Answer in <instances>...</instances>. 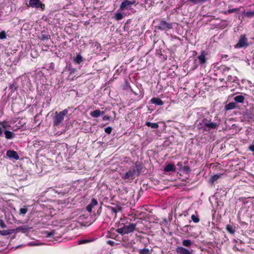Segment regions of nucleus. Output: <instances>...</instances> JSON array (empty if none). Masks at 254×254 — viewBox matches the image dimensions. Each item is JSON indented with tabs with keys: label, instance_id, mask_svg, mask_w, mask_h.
<instances>
[{
	"label": "nucleus",
	"instance_id": "nucleus-49",
	"mask_svg": "<svg viewBox=\"0 0 254 254\" xmlns=\"http://www.w3.org/2000/svg\"><path fill=\"white\" fill-rule=\"evenodd\" d=\"M177 165L180 167H182L183 164L181 162H179L177 163Z\"/></svg>",
	"mask_w": 254,
	"mask_h": 254
},
{
	"label": "nucleus",
	"instance_id": "nucleus-46",
	"mask_svg": "<svg viewBox=\"0 0 254 254\" xmlns=\"http://www.w3.org/2000/svg\"><path fill=\"white\" fill-rule=\"evenodd\" d=\"M103 120L104 121L110 120V117L109 116H105L103 117Z\"/></svg>",
	"mask_w": 254,
	"mask_h": 254
},
{
	"label": "nucleus",
	"instance_id": "nucleus-26",
	"mask_svg": "<svg viewBox=\"0 0 254 254\" xmlns=\"http://www.w3.org/2000/svg\"><path fill=\"white\" fill-rule=\"evenodd\" d=\"M221 175L215 174L212 176L209 180V182L212 184L213 185L215 182H216L219 178H220Z\"/></svg>",
	"mask_w": 254,
	"mask_h": 254
},
{
	"label": "nucleus",
	"instance_id": "nucleus-25",
	"mask_svg": "<svg viewBox=\"0 0 254 254\" xmlns=\"http://www.w3.org/2000/svg\"><path fill=\"white\" fill-rule=\"evenodd\" d=\"M244 100L245 97L242 95H237L234 98L235 102L238 103H244Z\"/></svg>",
	"mask_w": 254,
	"mask_h": 254
},
{
	"label": "nucleus",
	"instance_id": "nucleus-5",
	"mask_svg": "<svg viewBox=\"0 0 254 254\" xmlns=\"http://www.w3.org/2000/svg\"><path fill=\"white\" fill-rule=\"evenodd\" d=\"M28 6L39 9L43 11L45 9V5L41 2L40 0H29Z\"/></svg>",
	"mask_w": 254,
	"mask_h": 254
},
{
	"label": "nucleus",
	"instance_id": "nucleus-13",
	"mask_svg": "<svg viewBox=\"0 0 254 254\" xmlns=\"http://www.w3.org/2000/svg\"><path fill=\"white\" fill-rule=\"evenodd\" d=\"M176 251L178 254H192V251H190L189 250L183 247H178L176 249Z\"/></svg>",
	"mask_w": 254,
	"mask_h": 254
},
{
	"label": "nucleus",
	"instance_id": "nucleus-48",
	"mask_svg": "<svg viewBox=\"0 0 254 254\" xmlns=\"http://www.w3.org/2000/svg\"><path fill=\"white\" fill-rule=\"evenodd\" d=\"M254 116L253 115H250L249 117H248L247 118L250 119V120H254Z\"/></svg>",
	"mask_w": 254,
	"mask_h": 254
},
{
	"label": "nucleus",
	"instance_id": "nucleus-12",
	"mask_svg": "<svg viewBox=\"0 0 254 254\" xmlns=\"http://www.w3.org/2000/svg\"><path fill=\"white\" fill-rule=\"evenodd\" d=\"M38 38L42 41H47L51 39V36L49 32L45 30L41 31L40 35L38 36Z\"/></svg>",
	"mask_w": 254,
	"mask_h": 254
},
{
	"label": "nucleus",
	"instance_id": "nucleus-34",
	"mask_svg": "<svg viewBox=\"0 0 254 254\" xmlns=\"http://www.w3.org/2000/svg\"><path fill=\"white\" fill-rule=\"evenodd\" d=\"M140 254H149L150 251L148 249L144 248L143 249L139 250Z\"/></svg>",
	"mask_w": 254,
	"mask_h": 254
},
{
	"label": "nucleus",
	"instance_id": "nucleus-21",
	"mask_svg": "<svg viewBox=\"0 0 254 254\" xmlns=\"http://www.w3.org/2000/svg\"><path fill=\"white\" fill-rule=\"evenodd\" d=\"M47 145V143L45 141L43 140H36L35 142L34 143L35 147H38L40 146L41 147H46Z\"/></svg>",
	"mask_w": 254,
	"mask_h": 254
},
{
	"label": "nucleus",
	"instance_id": "nucleus-20",
	"mask_svg": "<svg viewBox=\"0 0 254 254\" xmlns=\"http://www.w3.org/2000/svg\"><path fill=\"white\" fill-rule=\"evenodd\" d=\"M135 167L136 168V172L137 173V175H139L143 169L142 164L139 161H136L135 163Z\"/></svg>",
	"mask_w": 254,
	"mask_h": 254
},
{
	"label": "nucleus",
	"instance_id": "nucleus-10",
	"mask_svg": "<svg viewBox=\"0 0 254 254\" xmlns=\"http://www.w3.org/2000/svg\"><path fill=\"white\" fill-rule=\"evenodd\" d=\"M118 231L115 228H112L108 233V237L117 241H120L121 237L117 234Z\"/></svg>",
	"mask_w": 254,
	"mask_h": 254
},
{
	"label": "nucleus",
	"instance_id": "nucleus-22",
	"mask_svg": "<svg viewBox=\"0 0 254 254\" xmlns=\"http://www.w3.org/2000/svg\"><path fill=\"white\" fill-rule=\"evenodd\" d=\"M104 113V111L101 112L100 110L97 109L91 112L90 114L93 118H98L101 114Z\"/></svg>",
	"mask_w": 254,
	"mask_h": 254
},
{
	"label": "nucleus",
	"instance_id": "nucleus-11",
	"mask_svg": "<svg viewBox=\"0 0 254 254\" xmlns=\"http://www.w3.org/2000/svg\"><path fill=\"white\" fill-rule=\"evenodd\" d=\"M120 9L122 11L126 10H132V8L130 5V1L129 0H124L120 5Z\"/></svg>",
	"mask_w": 254,
	"mask_h": 254
},
{
	"label": "nucleus",
	"instance_id": "nucleus-15",
	"mask_svg": "<svg viewBox=\"0 0 254 254\" xmlns=\"http://www.w3.org/2000/svg\"><path fill=\"white\" fill-rule=\"evenodd\" d=\"M207 54L203 50L201 51V54L199 56L197 57V59L198 60V63L199 64L203 65L206 62V59L205 58V56Z\"/></svg>",
	"mask_w": 254,
	"mask_h": 254
},
{
	"label": "nucleus",
	"instance_id": "nucleus-8",
	"mask_svg": "<svg viewBox=\"0 0 254 254\" xmlns=\"http://www.w3.org/2000/svg\"><path fill=\"white\" fill-rule=\"evenodd\" d=\"M215 20V23H213V25L216 28L223 29L228 24V23L226 20H220L219 18H216Z\"/></svg>",
	"mask_w": 254,
	"mask_h": 254
},
{
	"label": "nucleus",
	"instance_id": "nucleus-16",
	"mask_svg": "<svg viewBox=\"0 0 254 254\" xmlns=\"http://www.w3.org/2000/svg\"><path fill=\"white\" fill-rule=\"evenodd\" d=\"M6 155L10 158H13L16 160L19 159V156L17 153L14 150H9L6 152Z\"/></svg>",
	"mask_w": 254,
	"mask_h": 254
},
{
	"label": "nucleus",
	"instance_id": "nucleus-40",
	"mask_svg": "<svg viewBox=\"0 0 254 254\" xmlns=\"http://www.w3.org/2000/svg\"><path fill=\"white\" fill-rule=\"evenodd\" d=\"M113 128L111 127H108L105 128V131L108 134H110L112 132Z\"/></svg>",
	"mask_w": 254,
	"mask_h": 254
},
{
	"label": "nucleus",
	"instance_id": "nucleus-1",
	"mask_svg": "<svg viewBox=\"0 0 254 254\" xmlns=\"http://www.w3.org/2000/svg\"><path fill=\"white\" fill-rule=\"evenodd\" d=\"M219 122H213L210 119L204 118L199 122L198 128L203 132L210 131L211 129H216L219 126Z\"/></svg>",
	"mask_w": 254,
	"mask_h": 254
},
{
	"label": "nucleus",
	"instance_id": "nucleus-55",
	"mask_svg": "<svg viewBox=\"0 0 254 254\" xmlns=\"http://www.w3.org/2000/svg\"><path fill=\"white\" fill-rule=\"evenodd\" d=\"M243 199V197H241L239 198V200H242Z\"/></svg>",
	"mask_w": 254,
	"mask_h": 254
},
{
	"label": "nucleus",
	"instance_id": "nucleus-39",
	"mask_svg": "<svg viewBox=\"0 0 254 254\" xmlns=\"http://www.w3.org/2000/svg\"><path fill=\"white\" fill-rule=\"evenodd\" d=\"M6 38V34L4 31L0 32V39H4Z\"/></svg>",
	"mask_w": 254,
	"mask_h": 254
},
{
	"label": "nucleus",
	"instance_id": "nucleus-17",
	"mask_svg": "<svg viewBox=\"0 0 254 254\" xmlns=\"http://www.w3.org/2000/svg\"><path fill=\"white\" fill-rule=\"evenodd\" d=\"M98 204V201L97 199L95 198H92L91 199V202L86 206V210L89 212H91L92 210V208L95 206L97 205Z\"/></svg>",
	"mask_w": 254,
	"mask_h": 254
},
{
	"label": "nucleus",
	"instance_id": "nucleus-43",
	"mask_svg": "<svg viewBox=\"0 0 254 254\" xmlns=\"http://www.w3.org/2000/svg\"><path fill=\"white\" fill-rule=\"evenodd\" d=\"M183 170L187 172H189L190 171V168L189 166L186 165L184 166Z\"/></svg>",
	"mask_w": 254,
	"mask_h": 254
},
{
	"label": "nucleus",
	"instance_id": "nucleus-50",
	"mask_svg": "<svg viewBox=\"0 0 254 254\" xmlns=\"http://www.w3.org/2000/svg\"><path fill=\"white\" fill-rule=\"evenodd\" d=\"M116 20H121L123 17H114Z\"/></svg>",
	"mask_w": 254,
	"mask_h": 254
},
{
	"label": "nucleus",
	"instance_id": "nucleus-44",
	"mask_svg": "<svg viewBox=\"0 0 254 254\" xmlns=\"http://www.w3.org/2000/svg\"><path fill=\"white\" fill-rule=\"evenodd\" d=\"M246 14H247V16H253V15H254V9L253 10L247 12Z\"/></svg>",
	"mask_w": 254,
	"mask_h": 254
},
{
	"label": "nucleus",
	"instance_id": "nucleus-35",
	"mask_svg": "<svg viewBox=\"0 0 254 254\" xmlns=\"http://www.w3.org/2000/svg\"><path fill=\"white\" fill-rule=\"evenodd\" d=\"M191 219L194 223H198L199 221V219L198 216L194 214H192L191 216Z\"/></svg>",
	"mask_w": 254,
	"mask_h": 254
},
{
	"label": "nucleus",
	"instance_id": "nucleus-24",
	"mask_svg": "<svg viewBox=\"0 0 254 254\" xmlns=\"http://www.w3.org/2000/svg\"><path fill=\"white\" fill-rule=\"evenodd\" d=\"M237 105L235 102H230L225 106V110L228 111L236 108Z\"/></svg>",
	"mask_w": 254,
	"mask_h": 254
},
{
	"label": "nucleus",
	"instance_id": "nucleus-53",
	"mask_svg": "<svg viewBox=\"0 0 254 254\" xmlns=\"http://www.w3.org/2000/svg\"><path fill=\"white\" fill-rule=\"evenodd\" d=\"M116 16H122V15L121 14L117 13L116 14Z\"/></svg>",
	"mask_w": 254,
	"mask_h": 254
},
{
	"label": "nucleus",
	"instance_id": "nucleus-30",
	"mask_svg": "<svg viewBox=\"0 0 254 254\" xmlns=\"http://www.w3.org/2000/svg\"><path fill=\"white\" fill-rule=\"evenodd\" d=\"M145 125L146 126L148 127H151L152 128L154 129H156L159 127L158 124L156 123H151L149 122H147Z\"/></svg>",
	"mask_w": 254,
	"mask_h": 254
},
{
	"label": "nucleus",
	"instance_id": "nucleus-19",
	"mask_svg": "<svg viewBox=\"0 0 254 254\" xmlns=\"http://www.w3.org/2000/svg\"><path fill=\"white\" fill-rule=\"evenodd\" d=\"M150 102L152 104L158 106H161L164 104L163 101L160 98L158 97L152 98L151 99Z\"/></svg>",
	"mask_w": 254,
	"mask_h": 254
},
{
	"label": "nucleus",
	"instance_id": "nucleus-31",
	"mask_svg": "<svg viewBox=\"0 0 254 254\" xmlns=\"http://www.w3.org/2000/svg\"><path fill=\"white\" fill-rule=\"evenodd\" d=\"M192 244L191 241L189 239H185L182 241L183 246L186 247H190Z\"/></svg>",
	"mask_w": 254,
	"mask_h": 254
},
{
	"label": "nucleus",
	"instance_id": "nucleus-3",
	"mask_svg": "<svg viewBox=\"0 0 254 254\" xmlns=\"http://www.w3.org/2000/svg\"><path fill=\"white\" fill-rule=\"evenodd\" d=\"M68 109L58 112L56 111L55 113V116L53 118V124L55 127L59 126L64 121V118L68 114Z\"/></svg>",
	"mask_w": 254,
	"mask_h": 254
},
{
	"label": "nucleus",
	"instance_id": "nucleus-14",
	"mask_svg": "<svg viewBox=\"0 0 254 254\" xmlns=\"http://www.w3.org/2000/svg\"><path fill=\"white\" fill-rule=\"evenodd\" d=\"M29 229L30 227L28 225H22L19 226L18 227L16 228L15 229H13V232L17 233H18L19 232H21L24 233L28 232L29 230Z\"/></svg>",
	"mask_w": 254,
	"mask_h": 254
},
{
	"label": "nucleus",
	"instance_id": "nucleus-41",
	"mask_svg": "<svg viewBox=\"0 0 254 254\" xmlns=\"http://www.w3.org/2000/svg\"><path fill=\"white\" fill-rule=\"evenodd\" d=\"M221 69H222L223 72H225L226 71H228L230 69V68L226 66H222Z\"/></svg>",
	"mask_w": 254,
	"mask_h": 254
},
{
	"label": "nucleus",
	"instance_id": "nucleus-28",
	"mask_svg": "<svg viewBox=\"0 0 254 254\" xmlns=\"http://www.w3.org/2000/svg\"><path fill=\"white\" fill-rule=\"evenodd\" d=\"M4 132L5 138L7 139H11L14 137V133L11 131L5 130Z\"/></svg>",
	"mask_w": 254,
	"mask_h": 254
},
{
	"label": "nucleus",
	"instance_id": "nucleus-18",
	"mask_svg": "<svg viewBox=\"0 0 254 254\" xmlns=\"http://www.w3.org/2000/svg\"><path fill=\"white\" fill-rule=\"evenodd\" d=\"M45 20L52 25H56L59 22L58 19H56L54 17H46Z\"/></svg>",
	"mask_w": 254,
	"mask_h": 254
},
{
	"label": "nucleus",
	"instance_id": "nucleus-6",
	"mask_svg": "<svg viewBox=\"0 0 254 254\" xmlns=\"http://www.w3.org/2000/svg\"><path fill=\"white\" fill-rule=\"evenodd\" d=\"M244 8L243 7H240L239 8H229L228 10L222 12V13L224 14H234L235 15L241 16L244 14Z\"/></svg>",
	"mask_w": 254,
	"mask_h": 254
},
{
	"label": "nucleus",
	"instance_id": "nucleus-52",
	"mask_svg": "<svg viewBox=\"0 0 254 254\" xmlns=\"http://www.w3.org/2000/svg\"><path fill=\"white\" fill-rule=\"evenodd\" d=\"M130 5L132 6V5H134L135 3V0L130 1Z\"/></svg>",
	"mask_w": 254,
	"mask_h": 254
},
{
	"label": "nucleus",
	"instance_id": "nucleus-36",
	"mask_svg": "<svg viewBox=\"0 0 254 254\" xmlns=\"http://www.w3.org/2000/svg\"><path fill=\"white\" fill-rule=\"evenodd\" d=\"M19 211H20V214L24 215L28 211V209H27L26 206H24L23 207L21 208L20 209Z\"/></svg>",
	"mask_w": 254,
	"mask_h": 254
},
{
	"label": "nucleus",
	"instance_id": "nucleus-4",
	"mask_svg": "<svg viewBox=\"0 0 254 254\" xmlns=\"http://www.w3.org/2000/svg\"><path fill=\"white\" fill-rule=\"evenodd\" d=\"M248 40L245 34L240 35L239 41L235 46V48H246L249 46Z\"/></svg>",
	"mask_w": 254,
	"mask_h": 254
},
{
	"label": "nucleus",
	"instance_id": "nucleus-33",
	"mask_svg": "<svg viewBox=\"0 0 254 254\" xmlns=\"http://www.w3.org/2000/svg\"><path fill=\"white\" fill-rule=\"evenodd\" d=\"M108 208L111 210V212L113 214H116L121 210V208L119 207H113L112 206H108Z\"/></svg>",
	"mask_w": 254,
	"mask_h": 254
},
{
	"label": "nucleus",
	"instance_id": "nucleus-32",
	"mask_svg": "<svg viewBox=\"0 0 254 254\" xmlns=\"http://www.w3.org/2000/svg\"><path fill=\"white\" fill-rule=\"evenodd\" d=\"M73 61L76 64H80L83 61V58L80 55L78 54L74 58Z\"/></svg>",
	"mask_w": 254,
	"mask_h": 254
},
{
	"label": "nucleus",
	"instance_id": "nucleus-29",
	"mask_svg": "<svg viewBox=\"0 0 254 254\" xmlns=\"http://www.w3.org/2000/svg\"><path fill=\"white\" fill-rule=\"evenodd\" d=\"M226 230L228 233L234 234L236 231L235 227L231 225H227L226 226Z\"/></svg>",
	"mask_w": 254,
	"mask_h": 254
},
{
	"label": "nucleus",
	"instance_id": "nucleus-45",
	"mask_svg": "<svg viewBox=\"0 0 254 254\" xmlns=\"http://www.w3.org/2000/svg\"><path fill=\"white\" fill-rule=\"evenodd\" d=\"M249 149L254 152V144L251 145L249 146Z\"/></svg>",
	"mask_w": 254,
	"mask_h": 254
},
{
	"label": "nucleus",
	"instance_id": "nucleus-42",
	"mask_svg": "<svg viewBox=\"0 0 254 254\" xmlns=\"http://www.w3.org/2000/svg\"><path fill=\"white\" fill-rule=\"evenodd\" d=\"M0 226L1 228H5L6 227V225L2 220H0Z\"/></svg>",
	"mask_w": 254,
	"mask_h": 254
},
{
	"label": "nucleus",
	"instance_id": "nucleus-7",
	"mask_svg": "<svg viewBox=\"0 0 254 254\" xmlns=\"http://www.w3.org/2000/svg\"><path fill=\"white\" fill-rule=\"evenodd\" d=\"M135 169H130L122 177V178L125 180L132 181L135 178Z\"/></svg>",
	"mask_w": 254,
	"mask_h": 254
},
{
	"label": "nucleus",
	"instance_id": "nucleus-27",
	"mask_svg": "<svg viewBox=\"0 0 254 254\" xmlns=\"http://www.w3.org/2000/svg\"><path fill=\"white\" fill-rule=\"evenodd\" d=\"M13 233V229L0 230V234L2 236L9 235Z\"/></svg>",
	"mask_w": 254,
	"mask_h": 254
},
{
	"label": "nucleus",
	"instance_id": "nucleus-38",
	"mask_svg": "<svg viewBox=\"0 0 254 254\" xmlns=\"http://www.w3.org/2000/svg\"><path fill=\"white\" fill-rule=\"evenodd\" d=\"M92 242V240H86V239H83V240H79L78 241V244H86V243H89V242Z\"/></svg>",
	"mask_w": 254,
	"mask_h": 254
},
{
	"label": "nucleus",
	"instance_id": "nucleus-37",
	"mask_svg": "<svg viewBox=\"0 0 254 254\" xmlns=\"http://www.w3.org/2000/svg\"><path fill=\"white\" fill-rule=\"evenodd\" d=\"M47 234V237H49V238H52L55 235V230H52L50 232H46Z\"/></svg>",
	"mask_w": 254,
	"mask_h": 254
},
{
	"label": "nucleus",
	"instance_id": "nucleus-2",
	"mask_svg": "<svg viewBox=\"0 0 254 254\" xmlns=\"http://www.w3.org/2000/svg\"><path fill=\"white\" fill-rule=\"evenodd\" d=\"M136 229V224L126 222L119 225V228L117 229L118 233L123 235L133 232Z\"/></svg>",
	"mask_w": 254,
	"mask_h": 254
},
{
	"label": "nucleus",
	"instance_id": "nucleus-9",
	"mask_svg": "<svg viewBox=\"0 0 254 254\" xmlns=\"http://www.w3.org/2000/svg\"><path fill=\"white\" fill-rule=\"evenodd\" d=\"M158 29L162 30H168L173 28L172 23H168L165 21L161 20L158 24Z\"/></svg>",
	"mask_w": 254,
	"mask_h": 254
},
{
	"label": "nucleus",
	"instance_id": "nucleus-23",
	"mask_svg": "<svg viewBox=\"0 0 254 254\" xmlns=\"http://www.w3.org/2000/svg\"><path fill=\"white\" fill-rule=\"evenodd\" d=\"M165 172H175L176 171L175 166L172 164H168L167 165L164 169Z\"/></svg>",
	"mask_w": 254,
	"mask_h": 254
},
{
	"label": "nucleus",
	"instance_id": "nucleus-47",
	"mask_svg": "<svg viewBox=\"0 0 254 254\" xmlns=\"http://www.w3.org/2000/svg\"><path fill=\"white\" fill-rule=\"evenodd\" d=\"M107 243L108 244H109L110 245L112 246H114V244H115V242L114 241H111V240L108 241H107Z\"/></svg>",
	"mask_w": 254,
	"mask_h": 254
},
{
	"label": "nucleus",
	"instance_id": "nucleus-51",
	"mask_svg": "<svg viewBox=\"0 0 254 254\" xmlns=\"http://www.w3.org/2000/svg\"><path fill=\"white\" fill-rule=\"evenodd\" d=\"M232 79V76L231 75H229L227 77V81H230Z\"/></svg>",
	"mask_w": 254,
	"mask_h": 254
},
{
	"label": "nucleus",
	"instance_id": "nucleus-54",
	"mask_svg": "<svg viewBox=\"0 0 254 254\" xmlns=\"http://www.w3.org/2000/svg\"><path fill=\"white\" fill-rule=\"evenodd\" d=\"M175 38L180 40V38L179 37H176Z\"/></svg>",
	"mask_w": 254,
	"mask_h": 254
}]
</instances>
